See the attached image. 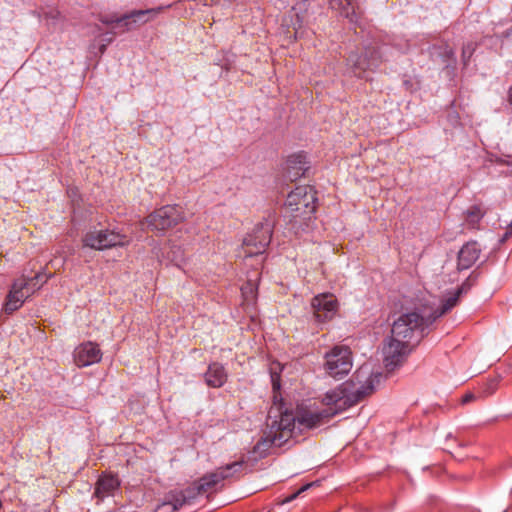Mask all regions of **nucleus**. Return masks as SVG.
Here are the masks:
<instances>
[{
  "label": "nucleus",
  "mask_w": 512,
  "mask_h": 512,
  "mask_svg": "<svg viewBox=\"0 0 512 512\" xmlns=\"http://www.w3.org/2000/svg\"><path fill=\"white\" fill-rule=\"evenodd\" d=\"M352 352L348 346L336 345L325 353L324 368L333 378H342L352 369Z\"/></svg>",
  "instance_id": "obj_7"
},
{
  "label": "nucleus",
  "mask_w": 512,
  "mask_h": 512,
  "mask_svg": "<svg viewBox=\"0 0 512 512\" xmlns=\"http://www.w3.org/2000/svg\"><path fill=\"white\" fill-rule=\"evenodd\" d=\"M467 216L468 218L472 221V222H475V221H478L481 217H482V214H481V211L479 208L477 207H472L471 209H469L467 211Z\"/></svg>",
  "instance_id": "obj_29"
},
{
  "label": "nucleus",
  "mask_w": 512,
  "mask_h": 512,
  "mask_svg": "<svg viewBox=\"0 0 512 512\" xmlns=\"http://www.w3.org/2000/svg\"><path fill=\"white\" fill-rule=\"evenodd\" d=\"M433 319L418 312L402 314L393 322L391 338L383 347L385 366L393 369L401 364L411 350L428 334Z\"/></svg>",
  "instance_id": "obj_2"
},
{
  "label": "nucleus",
  "mask_w": 512,
  "mask_h": 512,
  "mask_svg": "<svg viewBox=\"0 0 512 512\" xmlns=\"http://www.w3.org/2000/svg\"><path fill=\"white\" fill-rule=\"evenodd\" d=\"M184 215L182 208L178 205L163 206L145 219V224L148 229L154 232H164L183 221Z\"/></svg>",
  "instance_id": "obj_8"
},
{
  "label": "nucleus",
  "mask_w": 512,
  "mask_h": 512,
  "mask_svg": "<svg viewBox=\"0 0 512 512\" xmlns=\"http://www.w3.org/2000/svg\"><path fill=\"white\" fill-rule=\"evenodd\" d=\"M168 6H158L149 9L132 10L122 15L123 29L121 32H128L144 25L163 12Z\"/></svg>",
  "instance_id": "obj_14"
},
{
  "label": "nucleus",
  "mask_w": 512,
  "mask_h": 512,
  "mask_svg": "<svg viewBox=\"0 0 512 512\" xmlns=\"http://www.w3.org/2000/svg\"><path fill=\"white\" fill-rule=\"evenodd\" d=\"M382 63V51L377 46H366L364 51L351 52L346 59L350 72L357 78L368 80V72L375 71Z\"/></svg>",
  "instance_id": "obj_3"
},
{
  "label": "nucleus",
  "mask_w": 512,
  "mask_h": 512,
  "mask_svg": "<svg viewBox=\"0 0 512 512\" xmlns=\"http://www.w3.org/2000/svg\"><path fill=\"white\" fill-rule=\"evenodd\" d=\"M382 378V373H373L367 366H362L354 374V379L360 384L354 393L348 398L350 405L362 401L366 396L372 394L375 390V385L379 384Z\"/></svg>",
  "instance_id": "obj_10"
},
{
  "label": "nucleus",
  "mask_w": 512,
  "mask_h": 512,
  "mask_svg": "<svg viewBox=\"0 0 512 512\" xmlns=\"http://www.w3.org/2000/svg\"><path fill=\"white\" fill-rule=\"evenodd\" d=\"M330 7L336 10L340 15L350 19L351 22L355 18L354 0H329Z\"/></svg>",
  "instance_id": "obj_23"
},
{
  "label": "nucleus",
  "mask_w": 512,
  "mask_h": 512,
  "mask_svg": "<svg viewBox=\"0 0 512 512\" xmlns=\"http://www.w3.org/2000/svg\"><path fill=\"white\" fill-rule=\"evenodd\" d=\"M480 252L476 241L467 242L458 253V268L469 269L478 260Z\"/></svg>",
  "instance_id": "obj_17"
},
{
  "label": "nucleus",
  "mask_w": 512,
  "mask_h": 512,
  "mask_svg": "<svg viewBox=\"0 0 512 512\" xmlns=\"http://www.w3.org/2000/svg\"><path fill=\"white\" fill-rule=\"evenodd\" d=\"M273 227L274 221L268 217L257 224L252 233L244 238L243 245L247 257L262 254L265 251L271 241Z\"/></svg>",
  "instance_id": "obj_9"
},
{
  "label": "nucleus",
  "mask_w": 512,
  "mask_h": 512,
  "mask_svg": "<svg viewBox=\"0 0 512 512\" xmlns=\"http://www.w3.org/2000/svg\"><path fill=\"white\" fill-rule=\"evenodd\" d=\"M227 372L224 366L219 362L209 364L207 371L204 374V379L209 387L220 388L227 381Z\"/></svg>",
  "instance_id": "obj_18"
},
{
  "label": "nucleus",
  "mask_w": 512,
  "mask_h": 512,
  "mask_svg": "<svg viewBox=\"0 0 512 512\" xmlns=\"http://www.w3.org/2000/svg\"><path fill=\"white\" fill-rule=\"evenodd\" d=\"M245 462L243 460L234 461L232 463L221 466L215 470L216 474L221 477V482L228 479L238 478L243 471Z\"/></svg>",
  "instance_id": "obj_22"
},
{
  "label": "nucleus",
  "mask_w": 512,
  "mask_h": 512,
  "mask_svg": "<svg viewBox=\"0 0 512 512\" xmlns=\"http://www.w3.org/2000/svg\"><path fill=\"white\" fill-rule=\"evenodd\" d=\"M119 486L120 481L117 476L111 474L102 475L96 482L94 496L102 501L106 497L113 496Z\"/></svg>",
  "instance_id": "obj_16"
},
{
  "label": "nucleus",
  "mask_w": 512,
  "mask_h": 512,
  "mask_svg": "<svg viewBox=\"0 0 512 512\" xmlns=\"http://www.w3.org/2000/svg\"><path fill=\"white\" fill-rule=\"evenodd\" d=\"M476 396L473 394V393H466L463 397H462V404H467V403H470L472 402L473 400H475Z\"/></svg>",
  "instance_id": "obj_30"
},
{
  "label": "nucleus",
  "mask_w": 512,
  "mask_h": 512,
  "mask_svg": "<svg viewBox=\"0 0 512 512\" xmlns=\"http://www.w3.org/2000/svg\"><path fill=\"white\" fill-rule=\"evenodd\" d=\"M106 47H107V44L105 43H102L100 46H99V50H100V53L103 54L106 50Z\"/></svg>",
  "instance_id": "obj_33"
},
{
  "label": "nucleus",
  "mask_w": 512,
  "mask_h": 512,
  "mask_svg": "<svg viewBox=\"0 0 512 512\" xmlns=\"http://www.w3.org/2000/svg\"><path fill=\"white\" fill-rule=\"evenodd\" d=\"M113 37H114V33H112V32L106 33L102 39V42L108 45L113 41Z\"/></svg>",
  "instance_id": "obj_31"
},
{
  "label": "nucleus",
  "mask_w": 512,
  "mask_h": 512,
  "mask_svg": "<svg viewBox=\"0 0 512 512\" xmlns=\"http://www.w3.org/2000/svg\"><path fill=\"white\" fill-rule=\"evenodd\" d=\"M469 288H470V284L467 281V282L463 283L461 285V287L458 288L455 293H453V294L449 295L447 298H445L442 301L441 306L429 314L431 319H433V323L436 321V319L443 316L448 311H450L454 306H456L460 295L463 293H467Z\"/></svg>",
  "instance_id": "obj_20"
},
{
  "label": "nucleus",
  "mask_w": 512,
  "mask_h": 512,
  "mask_svg": "<svg viewBox=\"0 0 512 512\" xmlns=\"http://www.w3.org/2000/svg\"><path fill=\"white\" fill-rule=\"evenodd\" d=\"M508 101H509V104L512 106V86L510 87L509 92H508Z\"/></svg>",
  "instance_id": "obj_32"
},
{
  "label": "nucleus",
  "mask_w": 512,
  "mask_h": 512,
  "mask_svg": "<svg viewBox=\"0 0 512 512\" xmlns=\"http://www.w3.org/2000/svg\"><path fill=\"white\" fill-rule=\"evenodd\" d=\"M101 358V350L93 342L82 343L74 350V361L78 367H87L98 363Z\"/></svg>",
  "instance_id": "obj_15"
},
{
  "label": "nucleus",
  "mask_w": 512,
  "mask_h": 512,
  "mask_svg": "<svg viewBox=\"0 0 512 512\" xmlns=\"http://www.w3.org/2000/svg\"><path fill=\"white\" fill-rule=\"evenodd\" d=\"M439 49L441 50L439 55L442 57L446 67L456 63L455 52L448 44H443Z\"/></svg>",
  "instance_id": "obj_25"
},
{
  "label": "nucleus",
  "mask_w": 512,
  "mask_h": 512,
  "mask_svg": "<svg viewBox=\"0 0 512 512\" xmlns=\"http://www.w3.org/2000/svg\"><path fill=\"white\" fill-rule=\"evenodd\" d=\"M311 308L316 321L325 323L336 315L338 302L333 294L323 293L312 298Z\"/></svg>",
  "instance_id": "obj_13"
},
{
  "label": "nucleus",
  "mask_w": 512,
  "mask_h": 512,
  "mask_svg": "<svg viewBox=\"0 0 512 512\" xmlns=\"http://www.w3.org/2000/svg\"><path fill=\"white\" fill-rule=\"evenodd\" d=\"M165 253L167 259L171 263H173L177 267H180L181 263L184 260V251L180 246L171 244L169 245L168 250Z\"/></svg>",
  "instance_id": "obj_24"
},
{
  "label": "nucleus",
  "mask_w": 512,
  "mask_h": 512,
  "mask_svg": "<svg viewBox=\"0 0 512 512\" xmlns=\"http://www.w3.org/2000/svg\"><path fill=\"white\" fill-rule=\"evenodd\" d=\"M221 477L222 476H218L215 471L206 473L199 480L193 482L189 487L184 489L183 492L189 502L200 495L212 494L223 486Z\"/></svg>",
  "instance_id": "obj_12"
},
{
  "label": "nucleus",
  "mask_w": 512,
  "mask_h": 512,
  "mask_svg": "<svg viewBox=\"0 0 512 512\" xmlns=\"http://www.w3.org/2000/svg\"><path fill=\"white\" fill-rule=\"evenodd\" d=\"M129 243L126 234L111 229H92L82 237L83 247L94 250H106L117 246H125Z\"/></svg>",
  "instance_id": "obj_5"
},
{
  "label": "nucleus",
  "mask_w": 512,
  "mask_h": 512,
  "mask_svg": "<svg viewBox=\"0 0 512 512\" xmlns=\"http://www.w3.org/2000/svg\"><path fill=\"white\" fill-rule=\"evenodd\" d=\"M47 278L43 274L38 273L29 280L23 278L17 279L13 282L11 289L6 297L4 304V311L7 314H11L18 310L24 303L31 293H33L36 285L41 282H46Z\"/></svg>",
  "instance_id": "obj_6"
},
{
  "label": "nucleus",
  "mask_w": 512,
  "mask_h": 512,
  "mask_svg": "<svg viewBox=\"0 0 512 512\" xmlns=\"http://www.w3.org/2000/svg\"><path fill=\"white\" fill-rule=\"evenodd\" d=\"M186 503L190 502L183 490L173 491L164 497L163 502L155 508V512H175Z\"/></svg>",
  "instance_id": "obj_19"
},
{
  "label": "nucleus",
  "mask_w": 512,
  "mask_h": 512,
  "mask_svg": "<svg viewBox=\"0 0 512 512\" xmlns=\"http://www.w3.org/2000/svg\"><path fill=\"white\" fill-rule=\"evenodd\" d=\"M300 10L301 7H292L289 14L283 18L282 29L288 42L301 39L307 35V31L304 28L306 14L300 13Z\"/></svg>",
  "instance_id": "obj_11"
},
{
  "label": "nucleus",
  "mask_w": 512,
  "mask_h": 512,
  "mask_svg": "<svg viewBox=\"0 0 512 512\" xmlns=\"http://www.w3.org/2000/svg\"><path fill=\"white\" fill-rule=\"evenodd\" d=\"M306 156L303 153L293 154L287 159V177L294 181L302 177L307 170Z\"/></svg>",
  "instance_id": "obj_21"
},
{
  "label": "nucleus",
  "mask_w": 512,
  "mask_h": 512,
  "mask_svg": "<svg viewBox=\"0 0 512 512\" xmlns=\"http://www.w3.org/2000/svg\"><path fill=\"white\" fill-rule=\"evenodd\" d=\"M317 201L316 191L312 186H298L291 191L286 199V209L292 217L307 218L315 211Z\"/></svg>",
  "instance_id": "obj_4"
},
{
  "label": "nucleus",
  "mask_w": 512,
  "mask_h": 512,
  "mask_svg": "<svg viewBox=\"0 0 512 512\" xmlns=\"http://www.w3.org/2000/svg\"><path fill=\"white\" fill-rule=\"evenodd\" d=\"M476 45L473 42H468L462 48V62L464 66L468 65L470 58L475 52Z\"/></svg>",
  "instance_id": "obj_27"
},
{
  "label": "nucleus",
  "mask_w": 512,
  "mask_h": 512,
  "mask_svg": "<svg viewBox=\"0 0 512 512\" xmlns=\"http://www.w3.org/2000/svg\"><path fill=\"white\" fill-rule=\"evenodd\" d=\"M316 482L308 483L303 485L301 488H299L296 492L292 493L291 495L287 496L285 499L282 500V504L290 503L294 499H296L301 493L308 490L310 487L314 486Z\"/></svg>",
  "instance_id": "obj_28"
},
{
  "label": "nucleus",
  "mask_w": 512,
  "mask_h": 512,
  "mask_svg": "<svg viewBox=\"0 0 512 512\" xmlns=\"http://www.w3.org/2000/svg\"><path fill=\"white\" fill-rule=\"evenodd\" d=\"M99 20L101 23H103L105 25H116V27H120L121 30L123 29L122 15L121 16H117L116 14L101 15L99 17Z\"/></svg>",
  "instance_id": "obj_26"
},
{
  "label": "nucleus",
  "mask_w": 512,
  "mask_h": 512,
  "mask_svg": "<svg viewBox=\"0 0 512 512\" xmlns=\"http://www.w3.org/2000/svg\"><path fill=\"white\" fill-rule=\"evenodd\" d=\"M271 379L275 394L273 396V405L268 411L265 435L266 440L275 446H282L292 437L296 420L301 426L309 429L315 428L324 423V421L329 420L340 408L339 402L343 398L342 392L332 391L326 393L324 398L328 407L314 411L301 410L297 417H295L287 410H282V399L277 395V391L280 388L279 379L274 375L271 376Z\"/></svg>",
  "instance_id": "obj_1"
},
{
  "label": "nucleus",
  "mask_w": 512,
  "mask_h": 512,
  "mask_svg": "<svg viewBox=\"0 0 512 512\" xmlns=\"http://www.w3.org/2000/svg\"><path fill=\"white\" fill-rule=\"evenodd\" d=\"M57 15H58V12H51V13H50V16H51L52 18H56V17H57Z\"/></svg>",
  "instance_id": "obj_34"
}]
</instances>
